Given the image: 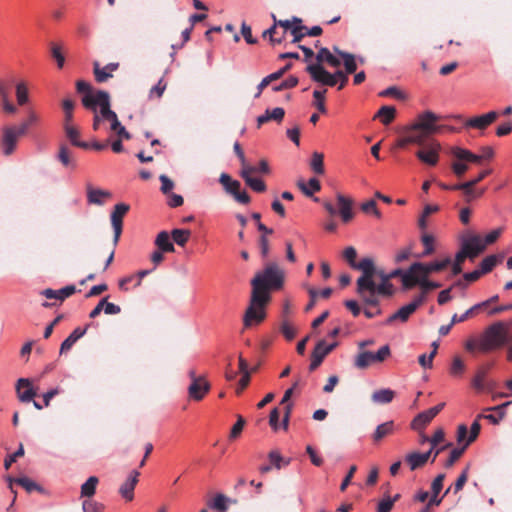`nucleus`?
<instances>
[{
    "instance_id": "f257e3e1",
    "label": "nucleus",
    "mask_w": 512,
    "mask_h": 512,
    "mask_svg": "<svg viewBox=\"0 0 512 512\" xmlns=\"http://www.w3.org/2000/svg\"><path fill=\"white\" fill-rule=\"evenodd\" d=\"M285 272L275 262H271L265 268L257 272L251 280L252 294L255 298L260 296L271 300V292L283 287Z\"/></svg>"
},
{
    "instance_id": "f03ea898",
    "label": "nucleus",
    "mask_w": 512,
    "mask_h": 512,
    "mask_svg": "<svg viewBox=\"0 0 512 512\" xmlns=\"http://www.w3.org/2000/svg\"><path fill=\"white\" fill-rule=\"evenodd\" d=\"M83 106L93 112H96V106H99L102 117L110 122L111 130L115 131L119 138L126 140L131 138L130 133L120 123L117 114L111 110L110 95L108 92L104 90H98V95L95 99H92L90 96L85 97Z\"/></svg>"
},
{
    "instance_id": "7ed1b4c3",
    "label": "nucleus",
    "mask_w": 512,
    "mask_h": 512,
    "mask_svg": "<svg viewBox=\"0 0 512 512\" xmlns=\"http://www.w3.org/2000/svg\"><path fill=\"white\" fill-rule=\"evenodd\" d=\"M479 338L480 352H490L507 343V328L503 322H496L486 328L485 331L479 336Z\"/></svg>"
},
{
    "instance_id": "20e7f679",
    "label": "nucleus",
    "mask_w": 512,
    "mask_h": 512,
    "mask_svg": "<svg viewBox=\"0 0 512 512\" xmlns=\"http://www.w3.org/2000/svg\"><path fill=\"white\" fill-rule=\"evenodd\" d=\"M382 281L380 284H376L373 280V285L370 288H362L357 293L361 296L363 302L369 306H378L379 298L378 295L391 296L393 294V285L389 279L384 275L381 276Z\"/></svg>"
},
{
    "instance_id": "39448f33",
    "label": "nucleus",
    "mask_w": 512,
    "mask_h": 512,
    "mask_svg": "<svg viewBox=\"0 0 512 512\" xmlns=\"http://www.w3.org/2000/svg\"><path fill=\"white\" fill-rule=\"evenodd\" d=\"M269 302L270 300L260 296L255 299V294L251 293L250 303L243 317V324L245 328L259 324L265 319V307Z\"/></svg>"
},
{
    "instance_id": "423d86ee",
    "label": "nucleus",
    "mask_w": 512,
    "mask_h": 512,
    "mask_svg": "<svg viewBox=\"0 0 512 512\" xmlns=\"http://www.w3.org/2000/svg\"><path fill=\"white\" fill-rule=\"evenodd\" d=\"M391 354L389 345H383L377 352L359 351L354 357V366L357 369L364 370L374 363L385 361Z\"/></svg>"
},
{
    "instance_id": "0eeeda50",
    "label": "nucleus",
    "mask_w": 512,
    "mask_h": 512,
    "mask_svg": "<svg viewBox=\"0 0 512 512\" xmlns=\"http://www.w3.org/2000/svg\"><path fill=\"white\" fill-rule=\"evenodd\" d=\"M22 136L23 134H20L17 125H6L2 127L0 136V149L2 154L5 156L13 154L17 148L18 140Z\"/></svg>"
},
{
    "instance_id": "6e6552de",
    "label": "nucleus",
    "mask_w": 512,
    "mask_h": 512,
    "mask_svg": "<svg viewBox=\"0 0 512 512\" xmlns=\"http://www.w3.org/2000/svg\"><path fill=\"white\" fill-rule=\"evenodd\" d=\"M338 210L330 201H325L323 207L331 215L339 214L344 223H348L353 218L352 200L338 193L337 196Z\"/></svg>"
},
{
    "instance_id": "1a4fd4ad",
    "label": "nucleus",
    "mask_w": 512,
    "mask_h": 512,
    "mask_svg": "<svg viewBox=\"0 0 512 512\" xmlns=\"http://www.w3.org/2000/svg\"><path fill=\"white\" fill-rule=\"evenodd\" d=\"M353 269L360 270L362 275L357 279V292L362 288H370L373 285V277L375 275L374 261L369 258L361 259Z\"/></svg>"
},
{
    "instance_id": "9d476101",
    "label": "nucleus",
    "mask_w": 512,
    "mask_h": 512,
    "mask_svg": "<svg viewBox=\"0 0 512 512\" xmlns=\"http://www.w3.org/2000/svg\"><path fill=\"white\" fill-rule=\"evenodd\" d=\"M428 137V134L416 125L411 124L403 130L400 139L397 141V146L399 148H404L409 144L424 146Z\"/></svg>"
},
{
    "instance_id": "9b49d317",
    "label": "nucleus",
    "mask_w": 512,
    "mask_h": 512,
    "mask_svg": "<svg viewBox=\"0 0 512 512\" xmlns=\"http://www.w3.org/2000/svg\"><path fill=\"white\" fill-rule=\"evenodd\" d=\"M130 206L126 203H118L114 206L113 211L110 215L111 225L113 228V243L114 246L118 244L120 239L122 228H123V218L126 213L129 211Z\"/></svg>"
},
{
    "instance_id": "f8f14e48",
    "label": "nucleus",
    "mask_w": 512,
    "mask_h": 512,
    "mask_svg": "<svg viewBox=\"0 0 512 512\" xmlns=\"http://www.w3.org/2000/svg\"><path fill=\"white\" fill-rule=\"evenodd\" d=\"M486 249L483 238L476 234H467L461 240V250L467 253L470 259L475 258Z\"/></svg>"
},
{
    "instance_id": "ddd939ff",
    "label": "nucleus",
    "mask_w": 512,
    "mask_h": 512,
    "mask_svg": "<svg viewBox=\"0 0 512 512\" xmlns=\"http://www.w3.org/2000/svg\"><path fill=\"white\" fill-rule=\"evenodd\" d=\"M425 302V292L421 293L417 297H415L410 303L402 306L398 309L394 314H392L388 319L387 323H391L395 320H400L401 322H406L410 315H412L418 307H420Z\"/></svg>"
},
{
    "instance_id": "4468645a",
    "label": "nucleus",
    "mask_w": 512,
    "mask_h": 512,
    "mask_svg": "<svg viewBox=\"0 0 512 512\" xmlns=\"http://www.w3.org/2000/svg\"><path fill=\"white\" fill-rule=\"evenodd\" d=\"M438 120V115L431 111H426L419 114L413 124L430 136L440 131V127L437 125Z\"/></svg>"
},
{
    "instance_id": "2eb2a0df",
    "label": "nucleus",
    "mask_w": 512,
    "mask_h": 512,
    "mask_svg": "<svg viewBox=\"0 0 512 512\" xmlns=\"http://www.w3.org/2000/svg\"><path fill=\"white\" fill-rule=\"evenodd\" d=\"M307 72L313 81L326 86H334L337 84L334 75L328 72L321 64L315 63L307 66Z\"/></svg>"
},
{
    "instance_id": "dca6fc26",
    "label": "nucleus",
    "mask_w": 512,
    "mask_h": 512,
    "mask_svg": "<svg viewBox=\"0 0 512 512\" xmlns=\"http://www.w3.org/2000/svg\"><path fill=\"white\" fill-rule=\"evenodd\" d=\"M441 146L438 142L432 141L416 152L417 158L430 166H435L439 160Z\"/></svg>"
},
{
    "instance_id": "f3484780",
    "label": "nucleus",
    "mask_w": 512,
    "mask_h": 512,
    "mask_svg": "<svg viewBox=\"0 0 512 512\" xmlns=\"http://www.w3.org/2000/svg\"><path fill=\"white\" fill-rule=\"evenodd\" d=\"M337 346V342L332 344H326L324 340H320L311 354V362L309 365V370L314 371L317 369L324 358Z\"/></svg>"
},
{
    "instance_id": "a211bd4d",
    "label": "nucleus",
    "mask_w": 512,
    "mask_h": 512,
    "mask_svg": "<svg viewBox=\"0 0 512 512\" xmlns=\"http://www.w3.org/2000/svg\"><path fill=\"white\" fill-rule=\"evenodd\" d=\"M452 262V259L447 256L442 260H436L430 263L414 262L413 268H415L416 274H422L428 276L433 272H439L444 270Z\"/></svg>"
},
{
    "instance_id": "6ab92c4d",
    "label": "nucleus",
    "mask_w": 512,
    "mask_h": 512,
    "mask_svg": "<svg viewBox=\"0 0 512 512\" xmlns=\"http://www.w3.org/2000/svg\"><path fill=\"white\" fill-rule=\"evenodd\" d=\"M478 417L474 420L470 427V434L467 438L468 428L465 424H461L457 429V442L459 444L464 443L465 447H468L472 442L476 440L480 433L481 425L479 423Z\"/></svg>"
},
{
    "instance_id": "aec40b11",
    "label": "nucleus",
    "mask_w": 512,
    "mask_h": 512,
    "mask_svg": "<svg viewBox=\"0 0 512 512\" xmlns=\"http://www.w3.org/2000/svg\"><path fill=\"white\" fill-rule=\"evenodd\" d=\"M140 472L138 470H132L127 479L119 487V494L126 501H132L134 499V489L138 483Z\"/></svg>"
},
{
    "instance_id": "412c9836",
    "label": "nucleus",
    "mask_w": 512,
    "mask_h": 512,
    "mask_svg": "<svg viewBox=\"0 0 512 512\" xmlns=\"http://www.w3.org/2000/svg\"><path fill=\"white\" fill-rule=\"evenodd\" d=\"M498 117V113L496 111H490L486 114L475 116L469 118L464 126L466 128H475L478 130L486 129L490 124H492Z\"/></svg>"
},
{
    "instance_id": "4be33fe9",
    "label": "nucleus",
    "mask_w": 512,
    "mask_h": 512,
    "mask_svg": "<svg viewBox=\"0 0 512 512\" xmlns=\"http://www.w3.org/2000/svg\"><path fill=\"white\" fill-rule=\"evenodd\" d=\"M389 280L391 278L400 277L403 289L408 290L413 288V280L416 275L415 268H413V264L407 269L403 270L400 268L394 269L389 274H383Z\"/></svg>"
},
{
    "instance_id": "5701e85b",
    "label": "nucleus",
    "mask_w": 512,
    "mask_h": 512,
    "mask_svg": "<svg viewBox=\"0 0 512 512\" xmlns=\"http://www.w3.org/2000/svg\"><path fill=\"white\" fill-rule=\"evenodd\" d=\"M16 391L19 400L24 403L32 401L37 394L28 378H20L17 380Z\"/></svg>"
},
{
    "instance_id": "b1692460",
    "label": "nucleus",
    "mask_w": 512,
    "mask_h": 512,
    "mask_svg": "<svg viewBox=\"0 0 512 512\" xmlns=\"http://www.w3.org/2000/svg\"><path fill=\"white\" fill-rule=\"evenodd\" d=\"M210 384L205 379H194L188 387L189 397L200 401L209 392Z\"/></svg>"
},
{
    "instance_id": "393cba45",
    "label": "nucleus",
    "mask_w": 512,
    "mask_h": 512,
    "mask_svg": "<svg viewBox=\"0 0 512 512\" xmlns=\"http://www.w3.org/2000/svg\"><path fill=\"white\" fill-rule=\"evenodd\" d=\"M433 449H429L427 452L419 453L412 452L406 455V462L408 463L411 470H416L419 467L424 466L429 457L432 455Z\"/></svg>"
},
{
    "instance_id": "a878e982",
    "label": "nucleus",
    "mask_w": 512,
    "mask_h": 512,
    "mask_svg": "<svg viewBox=\"0 0 512 512\" xmlns=\"http://www.w3.org/2000/svg\"><path fill=\"white\" fill-rule=\"evenodd\" d=\"M241 177L244 179L247 186H249L255 192H264L266 190V184L260 178L252 176V169L245 168L240 171Z\"/></svg>"
},
{
    "instance_id": "bb28decb",
    "label": "nucleus",
    "mask_w": 512,
    "mask_h": 512,
    "mask_svg": "<svg viewBox=\"0 0 512 512\" xmlns=\"http://www.w3.org/2000/svg\"><path fill=\"white\" fill-rule=\"evenodd\" d=\"M444 440V431L442 428L437 429L432 437L429 439V443L431 444V448L433 449V459L432 462L435 461L436 457L442 453L445 449L452 446V443H447L445 445L439 446L438 444L441 443Z\"/></svg>"
},
{
    "instance_id": "cd10ccee",
    "label": "nucleus",
    "mask_w": 512,
    "mask_h": 512,
    "mask_svg": "<svg viewBox=\"0 0 512 512\" xmlns=\"http://www.w3.org/2000/svg\"><path fill=\"white\" fill-rule=\"evenodd\" d=\"M118 63H109L105 67H100L98 62L94 63V75L95 79L99 83H103L112 77V72L117 70Z\"/></svg>"
},
{
    "instance_id": "c85d7f7f",
    "label": "nucleus",
    "mask_w": 512,
    "mask_h": 512,
    "mask_svg": "<svg viewBox=\"0 0 512 512\" xmlns=\"http://www.w3.org/2000/svg\"><path fill=\"white\" fill-rule=\"evenodd\" d=\"M451 154L455 159L466 160L468 163L479 164L484 159V156L474 154L471 151L461 147H453L451 149Z\"/></svg>"
},
{
    "instance_id": "c756f323",
    "label": "nucleus",
    "mask_w": 512,
    "mask_h": 512,
    "mask_svg": "<svg viewBox=\"0 0 512 512\" xmlns=\"http://www.w3.org/2000/svg\"><path fill=\"white\" fill-rule=\"evenodd\" d=\"M75 291H76V287L74 285H68V286H65V287H63V288H61L59 290L45 289L42 292V294L47 299H57V300L63 301L67 297H69L72 294H74Z\"/></svg>"
},
{
    "instance_id": "7c9ffc66",
    "label": "nucleus",
    "mask_w": 512,
    "mask_h": 512,
    "mask_svg": "<svg viewBox=\"0 0 512 512\" xmlns=\"http://www.w3.org/2000/svg\"><path fill=\"white\" fill-rule=\"evenodd\" d=\"M155 245L157 246V249L165 252L170 253L175 251V247L173 242L171 241V235L163 230L159 232L155 238Z\"/></svg>"
},
{
    "instance_id": "2f4dec72",
    "label": "nucleus",
    "mask_w": 512,
    "mask_h": 512,
    "mask_svg": "<svg viewBox=\"0 0 512 512\" xmlns=\"http://www.w3.org/2000/svg\"><path fill=\"white\" fill-rule=\"evenodd\" d=\"M87 329L86 328H80L77 327L73 330V332L62 342L60 347V353H65L69 351L73 345L85 335Z\"/></svg>"
},
{
    "instance_id": "473e14b6",
    "label": "nucleus",
    "mask_w": 512,
    "mask_h": 512,
    "mask_svg": "<svg viewBox=\"0 0 512 512\" xmlns=\"http://www.w3.org/2000/svg\"><path fill=\"white\" fill-rule=\"evenodd\" d=\"M317 63L321 64L322 62H326L331 67H339L341 62L338 57L333 55L328 48H320L316 55Z\"/></svg>"
},
{
    "instance_id": "72a5a7b5",
    "label": "nucleus",
    "mask_w": 512,
    "mask_h": 512,
    "mask_svg": "<svg viewBox=\"0 0 512 512\" xmlns=\"http://www.w3.org/2000/svg\"><path fill=\"white\" fill-rule=\"evenodd\" d=\"M486 371L480 369L472 379V386L478 392L490 391L493 388L491 383L486 382Z\"/></svg>"
},
{
    "instance_id": "f704fd0d",
    "label": "nucleus",
    "mask_w": 512,
    "mask_h": 512,
    "mask_svg": "<svg viewBox=\"0 0 512 512\" xmlns=\"http://www.w3.org/2000/svg\"><path fill=\"white\" fill-rule=\"evenodd\" d=\"M419 285L422 289V293L425 292V296L427 295L429 290L439 288L441 284L439 282H434L428 280V276H423L422 274H416L413 280V287Z\"/></svg>"
},
{
    "instance_id": "c9c22d12",
    "label": "nucleus",
    "mask_w": 512,
    "mask_h": 512,
    "mask_svg": "<svg viewBox=\"0 0 512 512\" xmlns=\"http://www.w3.org/2000/svg\"><path fill=\"white\" fill-rule=\"evenodd\" d=\"M99 483V479L96 476H90L86 482L81 485V497H85L87 499H91V497L96 493V488Z\"/></svg>"
},
{
    "instance_id": "e433bc0d",
    "label": "nucleus",
    "mask_w": 512,
    "mask_h": 512,
    "mask_svg": "<svg viewBox=\"0 0 512 512\" xmlns=\"http://www.w3.org/2000/svg\"><path fill=\"white\" fill-rule=\"evenodd\" d=\"M110 193L101 189H94L91 186L87 188V198L88 202L91 204L102 205L104 203V198L109 197Z\"/></svg>"
},
{
    "instance_id": "4c0bfd02",
    "label": "nucleus",
    "mask_w": 512,
    "mask_h": 512,
    "mask_svg": "<svg viewBox=\"0 0 512 512\" xmlns=\"http://www.w3.org/2000/svg\"><path fill=\"white\" fill-rule=\"evenodd\" d=\"M65 133H66V136L68 137V139L70 140V142L72 143V145H74L76 147L83 148V149L89 148L88 142L79 140L80 134H79V131L75 127H73L69 124H66L65 125Z\"/></svg>"
},
{
    "instance_id": "58836bf2",
    "label": "nucleus",
    "mask_w": 512,
    "mask_h": 512,
    "mask_svg": "<svg viewBox=\"0 0 512 512\" xmlns=\"http://www.w3.org/2000/svg\"><path fill=\"white\" fill-rule=\"evenodd\" d=\"M395 396V392L389 388L386 389H380L375 391L371 399L374 403L377 404H388L390 403Z\"/></svg>"
},
{
    "instance_id": "ea45409f",
    "label": "nucleus",
    "mask_w": 512,
    "mask_h": 512,
    "mask_svg": "<svg viewBox=\"0 0 512 512\" xmlns=\"http://www.w3.org/2000/svg\"><path fill=\"white\" fill-rule=\"evenodd\" d=\"M502 259V255L494 254L485 257L479 265L480 273H482V275L489 273L498 263L502 261Z\"/></svg>"
},
{
    "instance_id": "a19ab883",
    "label": "nucleus",
    "mask_w": 512,
    "mask_h": 512,
    "mask_svg": "<svg viewBox=\"0 0 512 512\" xmlns=\"http://www.w3.org/2000/svg\"><path fill=\"white\" fill-rule=\"evenodd\" d=\"M230 499L224 494H217L213 499L209 500L207 505L212 510L226 512L228 510V502Z\"/></svg>"
},
{
    "instance_id": "79ce46f5",
    "label": "nucleus",
    "mask_w": 512,
    "mask_h": 512,
    "mask_svg": "<svg viewBox=\"0 0 512 512\" xmlns=\"http://www.w3.org/2000/svg\"><path fill=\"white\" fill-rule=\"evenodd\" d=\"M15 94L18 105L24 106L29 102V90L27 83L19 81L15 86Z\"/></svg>"
},
{
    "instance_id": "37998d69",
    "label": "nucleus",
    "mask_w": 512,
    "mask_h": 512,
    "mask_svg": "<svg viewBox=\"0 0 512 512\" xmlns=\"http://www.w3.org/2000/svg\"><path fill=\"white\" fill-rule=\"evenodd\" d=\"M334 51L343 58L344 66L347 74L354 73L357 69V64L355 60V56L348 52H343L339 50L337 47H334Z\"/></svg>"
},
{
    "instance_id": "c03bdc74",
    "label": "nucleus",
    "mask_w": 512,
    "mask_h": 512,
    "mask_svg": "<svg viewBox=\"0 0 512 512\" xmlns=\"http://www.w3.org/2000/svg\"><path fill=\"white\" fill-rule=\"evenodd\" d=\"M219 182L223 185L227 193L234 195L235 192L240 190L241 184L237 180H233L228 174L222 173Z\"/></svg>"
},
{
    "instance_id": "a18cd8bd",
    "label": "nucleus",
    "mask_w": 512,
    "mask_h": 512,
    "mask_svg": "<svg viewBox=\"0 0 512 512\" xmlns=\"http://www.w3.org/2000/svg\"><path fill=\"white\" fill-rule=\"evenodd\" d=\"M396 115V109L393 106H382L374 118H379L384 125L390 124Z\"/></svg>"
},
{
    "instance_id": "49530a36",
    "label": "nucleus",
    "mask_w": 512,
    "mask_h": 512,
    "mask_svg": "<svg viewBox=\"0 0 512 512\" xmlns=\"http://www.w3.org/2000/svg\"><path fill=\"white\" fill-rule=\"evenodd\" d=\"M298 187L306 196L311 197L315 192L320 191L321 184L318 179L310 178L307 184L303 181L298 182Z\"/></svg>"
},
{
    "instance_id": "de8ad7c7",
    "label": "nucleus",
    "mask_w": 512,
    "mask_h": 512,
    "mask_svg": "<svg viewBox=\"0 0 512 512\" xmlns=\"http://www.w3.org/2000/svg\"><path fill=\"white\" fill-rule=\"evenodd\" d=\"M394 431V422L387 421L377 426L375 432L373 433V440L375 442H379L384 437L390 435Z\"/></svg>"
},
{
    "instance_id": "09e8293b",
    "label": "nucleus",
    "mask_w": 512,
    "mask_h": 512,
    "mask_svg": "<svg viewBox=\"0 0 512 512\" xmlns=\"http://www.w3.org/2000/svg\"><path fill=\"white\" fill-rule=\"evenodd\" d=\"M39 122V116L38 114L32 110L29 109L27 111V118L20 124L17 125L18 130L20 131V134L25 135L30 127L33 125H36Z\"/></svg>"
},
{
    "instance_id": "8fccbe9b",
    "label": "nucleus",
    "mask_w": 512,
    "mask_h": 512,
    "mask_svg": "<svg viewBox=\"0 0 512 512\" xmlns=\"http://www.w3.org/2000/svg\"><path fill=\"white\" fill-rule=\"evenodd\" d=\"M308 293L310 296V301L305 308L306 311H310L315 306L316 298L318 296H321L322 298H329L332 294V289L327 287V288L322 289L321 291H318L314 288H310L308 290Z\"/></svg>"
},
{
    "instance_id": "3c124183",
    "label": "nucleus",
    "mask_w": 512,
    "mask_h": 512,
    "mask_svg": "<svg viewBox=\"0 0 512 512\" xmlns=\"http://www.w3.org/2000/svg\"><path fill=\"white\" fill-rule=\"evenodd\" d=\"M310 167L315 174H324V155L320 152H313L310 160Z\"/></svg>"
},
{
    "instance_id": "603ef678",
    "label": "nucleus",
    "mask_w": 512,
    "mask_h": 512,
    "mask_svg": "<svg viewBox=\"0 0 512 512\" xmlns=\"http://www.w3.org/2000/svg\"><path fill=\"white\" fill-rule=\"evenodd\" d=\"M293 27L291 34L293 35V43L299 42L306 34V27L302 25V20L298 17H293Z\"/></svg>"
},
{
    "instance_id": "864d4df0",
    "label": "nucleus",
    "mask_w": 512,
    "mask_h": 512,
    "mask_svg": "<svg viewBox=\"0 0 512 512\" xmlns=\"http://www.w3.org/2000/svg\"><path fill=\"white\" fill-rule=\"evenodd\" d=\"M191 236V232L188 229H173L171 231L172 240L179 246H184Z\"/></svg>"
},
{
    "instance_id": "5fc2aeb1",
    "label": "nucleus",
    "mask_w": 512,
    "mask_h": 512,
    "mask_svg": "<svg viewBox=\"0 0 512 512\" xmlns=\"http://www.w3.org/2000/svg\"><path fill=\"white\" fill-rule=\"evenodd\" d=\"M291 68V64L285 65L283 68L279 69L278 71L269 74L268 76L264 77L262 81L259 83L260 90H263L265 87H267L272 81H275L283 76V74L288 71Z\"/></svg>"
},
{
    "instance_id": "6e6d98bb",
    "label": "nucleus",
    "mask_w": 512,
    "mask_h": 512,
    "mask_svg": "<svg viewBox=\"0 0 512 512\" xmlns=\"http://www.w3.org/2000/svg\"><path fill=\"white\" fill-rule=\"evenodd\" d=\"M433 418L427 413V411H423L419 413L412 421L411 427L414 430H422L427 424H429Z\"/></svg>"
},
{
    "instance_id": "4d7b16f0",
    "label": "nucleus",
    "mask_w": 512,
    "mask_h": 512,
    "mask_svg": "<svg viewBox=\"0 0 512 512\" xmlns=\"http://www.w3.org/2000/svg\"><path fill=\"white\" fill-rule=\"evenodd\" d=\"M400 498L399 494H396L394 497L385 496L381 499L377 506V512H390L394 506V503Z\"/></svg>"
},
{
    "instance_id": "13d9d810",
    "label": "nucleus",
    "mask_w": 512,
    "mask_h": 512,
    "mask_svg": "<svg viewBox=\"0 0 512 512\" xmlns=\"http://www.w3.org/2000/svg\"><path fill=\"white\" fill-rule=\"evenodd\" d=\"M466 258H469L467 256V253H465L463 250H459L456 255L453 262H451L450 265H452V274L454 276L460 274L462 272V263L465 261Z\"/></svg>"
},
{
    "instance_id": "bf43d9fd",
    "label": "nucleus",
    "mask_w": 512,
    "mask_h": 512,
    "mask_svg": "<svg viewBox=\"0 0 512 512\" xmlns=\"http://www.w3.org/2000/svg\"><path fill=\"white\" fill-rule=\"evenodd\" d=\"M327 92V89L323 90H314L313 97H314V106L317 108V110L320 113H326V106H325V94Z\"/></svg>"
},
{
    "instance_id": "052dcab7",
    "label": "nucleus",
    "mask_w": 512,
    "mask_h": 512,
    "mask_svg": "<svg viewBox=\"0 0 512 512\" xmlns=\"http://www.w3.org/2000/svg\"><path fill=\"white\" fill-rule=\"evenodd\" d=\"M438 210H439L438 205L427 204L424 207L423 212L418 220V225H419L420 229H422V230L426 229V227H427L426 218H429L430 214L437 212Z\"/></svg>"
},
{
    "instance_id": "680f3d73",
    "label": "nucleus",
    "mask_w": 512,
    "mask_h": 512,
    "mask_svg": "<svg viewBox=\"0 0 512 512\" xmlns=\"http://www.w3.org/2000/svg\"><path fill=\"white\" fill-rule=\"evenodd\" d=\"M76 89L79 93H83L82 102L84 101L85 97L90 96L92 99H95L98 95V91L95 93L92 91L91 85L83 80H79L76 82Z\"/></svg>"
},
{
    "instance_id": "e2e57ef3",
    "label": "nucleus",
    "mask_w": 512,
    "mask_h": 512,
    "mask_svg": "<svg viewBox=\"0 0 512 512\" xmlns=\"http://www.w3.org/2000/svg\"><path fill=\"white\" fill-rule=\"evenodd\" d=\"M83 512H104V504L97 502L93 499H86L82 503Z\"/></svg>"
},
{
    "instance_id": "0e129e2a",
    "label": "nucleus",
    "mask_w": 512,
    "mask_h": 512,
    "mask_svg": "<svg viewBox=\"0 0 512 512\" xmlns=\"http://www.w3.org/2000/svg\"><path fill=\"white\" fill-rule=\"evenodd\" d=\"M449 371L454 377H460L464 373L465 364L460 357L456 356L453 358Z\"/></svg>"
},
{
    "instance_id": "69168bd1",
    "label": "nucleus",
    "mask_w": 512,
    "mask_h": 512,
    "mask_svg": "<svg viewBox=\"0 0 512 512\" xmlns=\"http://www.w3.org/2000/svg\"><path fill=\"white\" fill-rule=\"evenodd\" d=\"M467 447L463 444L462 447L453 448L450 452L448 459L446 460L444 466L446 468H450L454 465V463L462 456Z\"/></svg>"
},
{
    "instance_id": "338daca9",
    "label": "nucleus",
    "mask_w": 512,
    "mask_h": 512,
    "mask_svg": "<svg viewBox=\"0 0 512 512\" xmlns=\"http://www.w3.org/2000/svg\"><path fill=\"white\" fill-rule=\"evenodd\" d=\"M298 84V78L296 76H290L284 81H282L280 84L275 85L272 87V90L274 92H280L286 89H291L295 87Z\"/></svg>"
},
{
    "instance_id": "774afa93",
    "label": "nucleus",
    "mask_w": 512,
    "mask_h": 512,
    "mask_svg": "<svg viewBox=\"0 0 512 512\" xmlns=\"http://www.w3.org/2000/svg\"><path fill=\"white\" fill-rule=\"evenodd\" d=\"M451 168H452L453 173L457 177H462L466 173V171L468 170L469 166H468V162L466 160H458V159H456L452 163Z\"/></svg>"
}]
</instances>
